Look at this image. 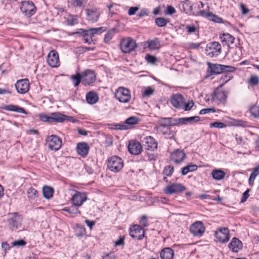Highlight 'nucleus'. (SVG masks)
Segmentation results:
<instances>
[{"label":"nucleus","instance_id":"nucleus-1","mask_svg":"<svg viewBox=\"0 0 259 259\" xmlns=\"http://www.w3.org/2000/svg\"><path fill=\"white\" fill-rule=\"evenodd\" d=\"M39 119L44 122H62L65 120H70L71 117L64 115L59 112H53L50 115L45 114L39 115Z\"/></svg>","mask_w":259,"mask_h":259},{"label":"nucleus","instance_id":"nucleus-2","mask_svg":"<svg viewBox=\"0 0 259 259\" xmlns=\"http://www.w3.org/2000/svg\"><path fill=\"white\" fill-rule=\"evenodd\" d=\"M22 218L17 212L9 214L7 220L8 227L11 231L24 229L22 227Z\"/></svg>","mask_w":259,"mask_h":259},{"label":"nucleus","instance_id":"nucleus-3","mask_svg":"<svg viewBox=\"0 0 259 259\" xmlns=\"http://www.w3.org/2000/svg\"><path fill=\"white\" fill-rule=\"evenodd\" d=\"M137 45L136 40L130 37L123 38L120 40V48L124 54L130 53L134 51Z\"/></svg>","mask_w":259,"mask_h":259},{"label":"nucleus","instance_id":"nucleus-4","mask_svg":"<svg viewBox=\"0 0 259 259\" xmlns=\"http://www.w3.org/2000/svg\"><path fill=\"white\" fill-rule=\"evenodd\" d=\"M123 166V160L117 156H113L108 160L107 167L111 171L119 172Z\"/></svg>","mask_w":259,"mask_h":259},{"label":"nucleus","instance_id":"nucleus-5","mask_svg":"<svg viewBox=\"0 0 259 259\" xmlns=\"http://www.w3.org/2000/svg\"><path fill=\"white\" fill-rule=\"evenodd\" d=\"M214 236L216 241L221 243H225L227 242L230 237V234L228 228H219L214 233Z\"/></svg>","mask_w":259,"mask_h":259},{"label":"nucleus","instance_id":"nucleus-6","mask_svg":"<svg viewBox=\"0 0 259 259\" xmlns=\"http://www.w3.org/2000/svg\"><path fill=\"white\" fill-rule=\"evenodd\" d=\"M115 98L121 103H128L131 99L130 91L127 88L119 87L115 94Z\"/></svg>","mask_w":259,"mask_h":259},{"label":"nucleus","instance_id":"nucleus-7","mask_svg":"<svg viewBox=\"0 0 259 259\" xmlns=\"http://www.w3.org/2000/svg\"><path fill=\"white\" fill-rule=\"evenodd\" d=\"M235 70L236 68L232 66L211 63V76L213 74H219L224 72H233Z\"/></svg>","mask_w":259,"mask_h":259},{"label":"nucleus","instance_id":"nucleus-8","mask_svg":"<svg viewBox=\"0 0 259 259\" xmlns=\"http://www.w3.org/2000/svg\"><path fill=\"white\" fill-rule=\"evenodd\" d=\"M73 191L75 192V194L72 195L71 198L73 204L77 207L81 206L88 199L87 194L77 191L75 190Z\"/></svg>","mask_w":259,"mask_h":259},{"label":"nucleus","instance_id":"nucleus-9","mask_svg":"<svg viewBox=\"0 0 259 259\" xmlns=\"http://www.w3.org/2000/svg\"><path fill=\"white\" fill-rule=\"evenodd\" d=\"M82 84L84 85H92L96 80V74L94 70L87 69L82 73Z\"/></svg>","mask_w":259,"mask_h":259},{"label":"nucleus","instance_id":"nucleus-10","mask_svg":"<svg viewBox=\"0 0 259 259\" xmlns=\"http://www.w3.org/2000/svg\"><path fill=\"white\" fill-rule=\"evenodd\" d=\"M21 12L28 17H30L35 13V7L31 1L22 2L20 8Z\"/></svg>","mask_w":259,"mask_h":259},{"label":"nucleus","instance_id":"nucleus-11","mask_svg":"<svg viewBox=\"0 0 259 259\" xmlns=\"http://www.w3.org/2000/svg\"><path fill=\"white\" fill-rule=\"evenodd\" d=\"M190 231L194 236L200 237L204 233L205 227L201 222L196 221L191 226Z\"/></svg>","mask_w":259,"mask_h":259},{"label":"nucleus","instance_id":"nucleus-12","mask_svg":"<svg viewBox=\"0 0 259 259\" xmlns=\"http://www.w3.org/2000/svg\"><path fill=\"white\" fill-rule=\"evenodd\" d=\"M48 145L52 150L58 151L61 147L62 140L56 135H51L48 138Z\"/></svg>","mask_w":259,"mask_h":259},{"label":"nucleus","instance_id":"nucleus-13","mask_svg":"<svg viewBox=\"0 0 259 259\" xmlns=\"http://www.w3.org/2000/svg\"><path fill=\"white\" fill-rule=\"evenodd\" d=\"M15 88L17 92L23 94L27 93L29 89V82L27 79L18 80L15 83Z\"/></svg>","mask_w":259,"mask_h":259},{"label":"nucleus","instance_id":"nucleus-14","mask_svg":"<svg viewBox=\"0 0 259 259\" xmlns=\"http://www.w3.org/2000/svg\"><path fill=\"white\" fill-rule=\"evenodd\" d=\"M130 235L133 239L141 240L144 236V230L139 225H134L130 229Z\"/></svg>","mask_w":259,"mask_h":259},{"label":"nucleus","instance_id":"nucleus-15","mask_svg":"<svg viewBox=\"0 0 259 259\" xmlns=\"http://www.w3.org/2000/svg\"><path fill=\"white\" fill-rule=\"evenodd\" d=\"M186 190V188L182 184L179 183H174L168 186L164 190V192L167 195H171L173 193L182 192Z\"/></svg>","mask_w":259,"mask_h":259},{"label":"nucleus","instance_id":"nucleus-16","mask_svg":"<svg viewBox=\"0 0 259 259\" xmlns=\"http://www.w3.org/2000/svg\"><path fill=\"white\" fill-rule=\"evenodd\" d=\"M47 62L51 67H57L59 65V55L55 50L51 51L48 55Z\"/></svg>","mask_w":259,"mask_h":259},{"label":"nucleus","instance_id":"nucleus-17","mask_svg":"<svg viewBox=\"0 0 259 259\" xmlns=\"http://www.w3.org/2000/svg\"><path fill=\"white\" fill-rule=\"evenodd\" d=\"M185 100L183 96L180 94L174 95L171 98V105L177 109H182L184 107V103Z\"/></svg>","mask_w":259,"mask_h":259},{"label":"nucleus","instance_id":"nucleus-18","mask_svg":"<svg viewBox=\"0 0 259 259\" xmlns=\"http://www.w3.org/2000/svg\"><path fill=\"white\" fill-rule=\"evenodd\" d=\"M186 157V155L182 150L177 149L170 155V159L176 164L182 162Z\"/></svg>","mask_w":259,"mask_h":259},{"label":"nucleus","instance_id":"nucleus-19","mask_svg":"<svg viewBox=\"0 0 259 259\" xmlns=\"http://www.w3.org/2000/svg\"><path fill=\"white\" fill-rule=\"evenodd\" d=\"M144 146L146 149L153 151L157 148L158 143L156 140L151 136H147L144 138Z\"/></svg>","mask_w":259,"mask_h":259},{"label":"nucleus","instance_id":"nucleus-20","mask_svg":"<svg viewBox=\"0 0 259 259\" xmlns=\"http://www.w3.org/2000/svg\"><path fill=\"white\" fill-rule=\"evenodd\" d=\"M243 244L242 242L236 237L232 238L230 243L228 244L229 248L234 252H238L242 249Z\"/></svg>","mask_w":259,"mask_h":259},{"label":"nucleus","instance_id":"nucleus-21","mask_svg":"<svg viewBox=\"0 0 259 259\" xmlns=\"http://www.w3.org/2000/svg\"><path fill=\"white\" fill-rule=\"evenodd\" d=\"M90 146L85 142H80L77 144L76 151L77 153L83 157H85L89 153Z\"/></svg>","mask_w":259,"mask_h":259},{"label":"nucleus","instance_id":"nucleus-22","mask_svg":"<svg viewBox=\"0 0 259 259\" xmlns=\"http://www.w3.org/2000/svg\"><path fill=\"white\" fill-rule=\"evenodd\" d=\"M128 150L131 154L138 155L141 153L142 147L139 142H133L129 143Z\"/></svg>","mask_w":259,"mask_h":259},{"label":"nucleus","instance_id":"nucleus-23","mask_svg":"<svg viewBox=\"0 0 259 259\" xmlns=\"http://www.w3.org/2000/svg\"><path fill=\"white\" fill-rule=\"evenodd\" d=\"M88 19L92 22H97L99 19L100 13L96 9H91L86 10Z\"/></svg>","mask_w":259,"mask_h":259},{"label":"nucleus","instance_id":"nucleus-24","mask_svg":"<svg viewBox=\"0 0 259 259\" xmlns=\"http://www.w3.org/2000/svg\"><path fill=\"white\" fill-rule=\"evenodd\" d=\"M3 110L9 111H14L18 113L27 114V112L23 108L14 105H5L1 107Z\"/></svg>","mask_w":259,"mask_h":259},{"label":"nucleus","instance_id":"nucleus-25","mask_svg":"<svg viewBox=\"0 0 259 259\" xmlns=\"http://www.w3.org/2000/svg\"><path fill=\"white\" fill-rule=\"evenodd\" d=\"M174 255V250L169 247L164 248L160 253L161 259H173Z\"/></svg>","mask_w":259,"mask_h":259},{"label":"nucleus","instance_id":"nucleus-26","mask_svg":"<svg viewBox=\"0 0 259 259\" xmlns=\"http://www.w3.org/2000/svg\"><path fill=\"white\" fill-rule=\"evenodd\" d=\"M221 52V45L218 42H211V57H217Z\"/></svg>","mask_w":259,"mask_h":259},{"label":"nucleus","instance_id":"nucleus-27","mask_svg":"<svg viewBox=\"0 0 259 259\" xmlns=\"http://www.w3.org/2000/svg\"><path fill=\"white\" fill-rule=\"evenodd\" d=\"M99 100V97L97 93L91 91L87 94L86 100L87 102L91 105L96 103Z\"/></svg>","mask_w":259,"mask_h":259},{"label":"nucleus","instance_id":"nucleus-28","mask_svg":"<svg viewBox=\"0 0 259 259\" xmlns=\"http://www.w3.org/2000/svg\"><path fill=\"white\" fill-rule=\"evenodd\" d=\"M200 4L201 8H204V9L200 10L198 12V15L209 19V17H210V12L209 11L208 4H204L202 2H201Z\"/></svg>","mask_w":259,"mask_h":259},{"label":"nucleus","instance_id":"nucleus-29","mask_svg":"<svg viewBox=\"0 0 259 259\" xmlns=\"http://www.w3.org/2000/svg\"><path fill=\"white\" fill-rule=\"evenodd\" d=\"M226 175V173L221 169H214L211 171L212 178L217 181L223 180Z\"/></svg>","mask_w":259,"mask_h":259},{"label":"nucleus","instance_id":"nucleus-30","mask_svg":"<svg viewBox=\"0 0 259 259\" xmlns=\"http://www.w3.org/2000/svg\"><path fill=\"white\" fill-rule=\"evenodd\" d=\"M218 87L213 92V99H216L219 101H222L226 99V95L224 91H222Z\"/></svg>","mask_w":259,"mask_h":259},{"label":"nucleus","instance_id":"nucleus-31","mask_svg":"<svg viewBox=\"0 0 259 259\" xmlns=\"http://www.w3.org/2000/svg\"><path fill=\"white\" fill-rule=\"evenodd\" d=\"M222 42H225L228 46L234 42L235 37L229 33H223L220 36Z\"/></svg>","mask_w":259,"mask_h":259},{"label":"nucleus","instance_id":"nucleus-32","mask_svg":"<svg viewBox=\"0 0 259 259\" xmlns=\"http://www.w3.org/2000/svg\"><path fill=\"white\" fill-rule=\"evenodd\" d=\"M259 175V165L255 167L251 173L249 180L248 183L250 186H253L254 184V181L256 179V177Z\"/></svg>","mask_w":259,"mask_h":259},{"label":"nucleus","instance_id":"nucleus-33","mask_svg":"<svg viewBox=\"0 0 259 259\" xmlns=\"http://www.w3.org/2000/svg\"><path fill=\"white\" fill-rule=\"evenodd\" d=\"M54 190L49 186H45L42 188V194L44 197L46 199H50L53 196Z\"/></svg>","mask_w":259,"mask_h":259},{"label":"nucleus","instance_id":"nucleus-34","mask_svg":"<svg viewBox=\"0 0 259 259\" xmlns=\"http://www.w3.org/2000/svg\"><path fill=\"white\" fill-rule=\"evenodd\" d=\"M27 193L29 200H36L38 196L37 191L32 187H30L28 189Z\"/></svg>","mask_w":259,"mask_h":259},{"label":"nucleus","instance_id":"nucleus-35","mask_svg":"<svg viewBox=\"0 0 259 259\" xmlns=\"http://www.w3.org/2000/svg\"><path fill=\"white\" fill-rule=\"evenodd\" d=\"M200 117L199 116H192L190 117H183L180 118V122L182 123V125L186 124L188 122L192 123L196 122L199 121Z\"/></svg>","mask_w":259,"mask_h":259},{"label":"nucleus","instance_id":"nucleus-36","mask_svg":"<svg viewBox=\"0 0 259 259\" xmlns=\"http://www.w3.org/2000/svg\"><path fill=\"white\" fill-rule=\"evenodd\" d=\"M88 29L89 30V34L90 35L91 37H93L95 34H101L106 30V28L105 27L93 28Z\"/></svg>","mask_w":259,"mask_h":259},{"label":"nucleus","instance_id":"nucleus-37","mask_svg":"<svg viewBox=\"0 0 259 259\" xmlns=\"http://www.w3.org/2000/svg\"><path fill=\"white\" fill-rule=\"evenodd\" d=\"M146 42L148 44V47L151 50L158 49L160 47L159 41L157 38L154 40H148Z\"/></svg>","mask_w":259,"mask_h":259},{"label":"nucleus","instance_id":"nucleus-38","mask_svg":"<svg viewBox=\"0 0 259 259\" xmlns=\"http://www.w3.org/2000/svg\"><path fill=\"white\" fill-rule=\"evenodd\" d=\"M197 169V166L195 164H191L187 165L182 168V174L183 175H187L190 171H194Z\"/></svg>","mask_w":259,"mask_h":259},{"label":"nucleus","instance_id":"nucleus-39","mask_svg":"<svg viewBox=\"0 0 259 259\" xmlns=\"http://www.w3.org/2000/svg\"><path fill=\"white\" fill-rule=\"evenodd\" d=\"M77 206L73 205L70 207H65L63 209V211L67 212L68 213L72 214H80V211L77 208Z\"/></svg>","mask_w":259,"mask_h":259},{"label":"nucleus","instance_id":"nucleus-40","mask_svg":"<svg viewBox=\"0 0 259 259\" xmlns=\"http://www.w3.org/2000/svg\"><path fill=\"white\" fill-rule=\"evenodd\" d=\"M71 79L73 82V84L75 87L78 86L81 81L82 82V75L79 73H77L75 75H72L71 76Z\"/></svg>","mask_w":259,"mask_h":259},{"label":"nucleus","instance_id":"nucleus-41","mask_svg":"<svg viewBox=\"0 0 259 259\" xmlns=\"http://www.w3.org/2000/svg\"><path fill=\"white\" fill-rule=\"evenodd\" d=\"M250 113L255 118L259 117V106L256 105L250 107L249 109Z\"/></svg>","mask_w":259,"mask_h":259},{"label":"nucleus","instance_id":"nucleus-42","mask_svg":"<svg viewBox=\"0 0 259 259\" xmlns=\"http://www.w3.org/2000/svg\"><path fill=\"white\" fill-rule=\"evenodd\" d=\"M248 84L252 87L257 85L259 83V77L255 75H251L247 81Z\"/></svg>","mask_w":259,"mask_h":259},{"label":"nucleus","instance_id":"nucleus-43","mask_svg":"<svg viewBox=\"0 0 259 259\" xmlns=\"http://www.w3.org/2000/svg\"><path fill=\"white\" fill-rule=\"evenodd\" d=\"M85 230L83 227L77 225L75 228V233L76 236L81 237L85 234Z\"/></svg>","mask_w":259,"mask_h":259},{"label":"nucleus","instance_id":"nucleus-44","mask_svg":"<svg viewBox=\"0 0 259 259\" xmlns=\"http://www.w3.org/2000/svg\"><path fill=\"white\" fill-rule=\"evenodd\" d=\"M169 21L163 17H158L155 19V23L158 27L165 26Z\"/></svg>","mask_w":259,"mask_h":259},{"label":"nucleus","instance_id":"nucleus-45","mask_svg":"<svg viewBox=\"0 0 259 259\" xmlns=\"http://www.w3.org/2000/svg\"><path fill=\"white\" fill-rule=\"evenodd\" d=\"M139 119L135 116H131L126 119L125 124L128 126L137 124L139 121Z\"/></svg>","mask_w":259,"mask_h":259},{"label":"nucleus","instance_id":"nucleus-46","mask_svg":"<svg viewBox=\"0 0 259 259\" xmlns=\"http://www.w3.org/2000/svg\"><path fill=\"white\" fill-rule=\"evenodd\" d=\"M115 32L114 29L110 30L105 35L104 41L106 43L109 42L112 38Z\"/></svg>","mask_w":259,"mask_h":259},{"label":"nucleus","instance_id":"nucleus-47","mask_svg":"<svg viewBox=\"0 0 259 259\" xmlns=\"http://www.w3.org/2000/svg\"><path fill=\"white\" fill-rule=\"evenodd\" d=\"M158 124L160 126L162 127H166L170 126V118H162L158 121Z\"/></svg>","mask_w":259,"mask_h":259},{"label":"nucleus","instance_id":"nucleus-48","mask_svg":"<svg viewBox=\"0 0 259 259\" xmlns=\"http://www.w3.org/2000/svg\"><path fill=\"white\" fill-rule=\"evenodd\" d=\"M174 166L168 165L164 167L163 174L167 176H171L174 172Z\"/></svg>","mask_w":259,"mask_h":259},{"label":"nucleus","instance_id":"nucleus-49","mask_svg":"<svg viewBox=\"0 0 259 259\" xmlns=\"http://www.w3.org/2000/svg\"><path fill=\"white\" fill-rule=\"evenodd\" d=\"M145 59L148 63L154 64L157 61V59L154 56L150 54H147L145 56Z\"/></svg>","mask_w":259,"mask_h":259},{"label":"nucleus","instance_id":"nucleus-50","mask_svg":"<svg viewBox=\"0 0 259 259\" xmlns=\"http://www.w3.org/2000/svg\"><path fill=\"white\" fill-rule=\"evenodd\" d=\"M194 105V103L192 100H190L186 103H185V101L184 103V107L183 109H184L185 111H189L192 109Z\"/></svg>","mask_w":259,"mask_h":259},{"label":"nucleus","instance_id":"nucleus-51","mask_svg":"<svg viewBox=\"0 0 259 259\" xmlns=\"http://www.w3.org/2000/svg\"><path fill=\"white\" fill-rule=\"evenodd\" d=\"M128 128L129 127H128V126L125 124H115L113 125V127H111V128L119 130H127Z\"/></svg>","mask_w":259,"mask_h":259},{"label":"nucleus","instance_id":"nucleus-52","mask_svg":"<svg viewBox=\"0 0 259 259\" xmlns=\"http://www.w3.org/2000/svg\"><path fill=\"white\" fill-rule=\"evenodd\" d=\"M86 0H74L72 4L74 7H82L84 6Z\"/></svg>","mask_w":259,"mask_h":259},{"label":"nucleus","instance_id":"nucleus-53","mask_svg":"<svg viewBox=\"0 0 259 259\" xmlns=\"http://www.w3.org/2000/svg\"><path fill=\"white\" fill-rule=\"evenodd\" d=\"M154 93V89L149 87L147 88L143 93V96L144 97H149L152 95Z\"/></svg>","mask_w":259,"mask_h":259},{"label":"nucleus","instance_id":"nucleus-54","mask_svg":"<svg viewBox=\"0 0 259 259\" xmlns=\"http://www.w3.org/2000/svg\"><path fill=\"white\" fill-rule=\"evenodd\" d=\"M192 6L191 5L190 3L187 1L183 4V8L184 11L186 12V13H188V11L192 10Z\"/></svg>","mask_w":259,"mask_h":259},{"label":"nucleus","instance_id":"nucleus-55","mask_svg":"<svg viewBox=\"0 0 259 259\" xmlns=\"http://www.w3.org/2000/svg\"><path fill=\"white\" fill-rule=\"evenodd\" d=\"M170 118V126H179L182 125V123L180 122V118Z\"/></svg>","mask_w":259,"mask_h":259},{"label":"nucleus","instance_id":"nucleus-56","mask_svg":"<svg viewBox=\"0 0 259 259\" xmlns=\"http://www.w3.org/2000/svg\"><path fill=\"white\" fill-rule=\"evenodd\" d=\"M67 24L69 25H73L77 23V19L76 16H71L69 17L67 19Z\"/></svg>","mask_w":259,"mask_h":259},{"label":"nucleus","instance_id":"nucleus-57","mask_svg":"<svg viewBox=\"0 0 259 259\" xmlns=\"http://www.w3.org/2000/svg\"><path fill=\"white\" fill-rule=\"evenodd\" d=\"M26 242L23 239L16 240L12 243V245L14 246H25Z\"/></svg>","mask_w":259,"mask_h":259},{"label":"nucleus","instance_id":"nucleus-58","mask_svg":"<svg viewBox=\"0 0 259 259\" xmlns=\"http://www.w3.org/2000/svg\"><path fill=\"white\" fill-rule=\"evenodd\" d=\"M211 21H213L215 23H223V19L222 18L219 17V16H218L214 14H212V13H211Z\"/></svg>","mask_w":259,"mask_h":259},{"label":"nucleus","instance_id":"nucleus-59","mask_svg":"<svg viewBox=\"0 0 259 259\" xmlns=\"http://www.w3.org/2000/svg\"><path fill=\"white\" fill-rule=\"evenodd\" d=\"M211 126L218 128H222L225 127L226 126V125L223 122H214L211 123Z\"/></svg>","mask_w":259,"mask_h":259},{"label":"nucleus","instance_id":"nucleus-60","mask_svg":"<svg viewBox=\"0 0 259 259\" xmlns=\"http://www.w3.org/2000/svg\"><path fill=\"white\" fill-rule=\"evenodd\" d=\"M176 12L175 9L171 6H168L167 7L166 11H165L166 14L171 15Z\"/></svg>","mask_w":259,"mask_h":259},{"label":"nucleus","instance_id":"nucleus-61","mask_svg":"<svg viewBox=\"0 0 259 259\" xmlns=\"http://www.w3.org/2000/svg\"><path fill=\"white\" fill-rule=\"evenodd\" d=\"M249 190L247 189L243 193L242 197L241 200V203H244L247 200V198L249 196Z\"/></svg>","mask_w":259,"mask_h":259},{"label":"nucleus","instance_id":"nucleus-62","mask_svg":"<svg viewBox=\"0 0 259 259\" xmlns=\"http://www.w3.org/2000/svg\"><path fill=\"white\" fill-rule=\"evenodd\" d=\"M233 78L232 76L231 75H225L223 77L221 78V79H223L224 81V83H222L220 85V87H222L225 83L229 81L230 80H231Z\"/></svg>","mask_w":259,"mask_h":259},{"label":"nucleus","instance_id":"nucleus-63","mask_svg":"<svg viewBox=\"0 0 259 259\" xmlns=\"http://www.w3.org/2000/svg\"><path fill=\"white\" fill-rule=\"evenodd\" d=\"M138 8L137 7H131L129 9H128V14L130 15V16H132V15H133L134 14H135V13H136V12L138 10Z\"/></svg>","mask_w":259,"mask_h":259},{"label":"nucleus","instance_id":"nucleus-64","mask_svg":"<svg viewBox=\"0 0 259 259\" xmlns=\"http://www.w3.org/2000/svg\"><path fill=\"white\" fill-rule=\"evenodd\" d=\"M140 223L144 227L148 226L147 218L145 215H143L140 220Z\"/></svg>","mask_w":259,"mask_h":259}]
</instances>
